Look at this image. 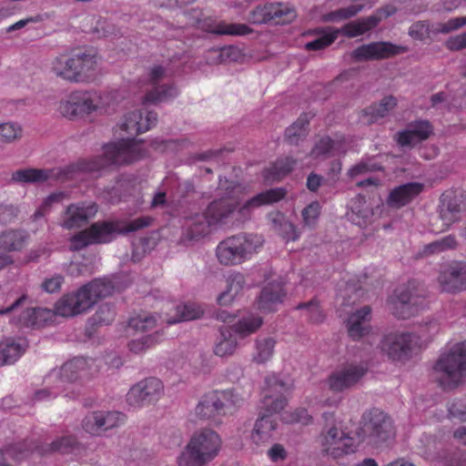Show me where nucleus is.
Here are the masks:
<instances>
[{"instance_id": "1", "label": "nucleus", "mask_w": 466, "mask_h": 466, "mask_svg": "<svg viewBox=\"0 0 466 466\" xmlns=\"http://www.w3.org/2000/svg\"><path fill=\"white\" fill-rule=\"evenodd\" d=\"M146 156L147 151L140 142L135 138H123L106 145L101 156L78 159L64 167L50 168L53 171L51 178L66 182L77 178L83 173L127 166Z\"/></svg>"}, {"instance_id": "2", "label": "nucleus", "mask_w": 466, "mask_h": 466, "mask_svg": "<svg viewBox=\"0 0 466 466\" xmlns=\"http://www.w3.org/2000/svg\"><path fill=\"white\" fill-rule=\"evenodd\" d=\"M289 390V386L275 374L265 378L259 416L250 434V439L255 445H266L273 441L278 426L273 414L279 413L287 406L286 395Z\"/></svg>"}, {"instance_id": "3", "label": "nucleus", "mask_w": 466, "mask_h": 466, "mask_svg": "<svg viewBox=\"0 0 466 466\" xmlns=\"http://www.w3.org/2000/svg\"><path fill=\"white\" fill-rule=\"evenodd\" d=\"M153 218L142 216L134 220L107 219L92 223L88 228L74 234L70 238V249L81 250L90 245L107 244L112 242L116 235H127L131 232L149 227Z\"/></svg>"}, {"instance_id": "4", "label": "nucleus", "mask_w": 466, "mask_h": 466, "mask_svg": "<svg viewBox=\"0 0 466 466\" xmlns=\"http://www.w3.org/2000/svg\"><path fill=\"white\" fill-rule=\"evenodd\" d=\"M99 58L91 48H77L60 54L51 62V72L56 76L75 84L94 82L98 75Z\"/></svg>"}, {"instance_id": "5", "label": "nucleus", "mask_w": 466, "mask_h": 466, "mask_svg": "<svg viewBox=\"0 0 466 466\" xmlns=\"http://www.w3.org/2000/svg\"><path fill=\"white\" fill-rule=\"evenodd\" d=\"M221 436L215 430L202 428L195 431L176 457L177 466H208L220 453Z\"/></svg>"}, {"instance_id": "6", "label": "nucleus", "mask_w": 466, "mask_h": 466, "mask_svg": "<svg viewBox=\"0 0 466 466\" xmlns=\"http://www.w3.org/2000/svg\"><path fill=\"white\" fill-rule=\"evenodd\" d=\"M114 292L109 279H97L82 286L76 291L65 294L55 305V312L62 317H74L91 309L100 299Z\"/></svg>"}, {"instance_id": "7", "label": "nucleus", "mask_w": 466, "mask_h": 466, "mask_svg": "<svg viewBox=\"0 0 466 466\" xmlns=\"http://www.w3.org/2000/svg\"><path fill=\"white\" fill-rule=\"evenodd\" d=\"M264 238L259 234L240 232L219 241L215 255L222 266H238L250 260L262 248Z\"/></svg>"}, {"instance_id": "8", "label": "nucleus", "mask_w": 466, "mask_h": 466, "mask_svg": "<svg viewBox=\"0 0 466 466\" xmlns=\"http://www.w3.org/2000/svg\"><path fill=\"white\" fill-rule=\"evenodd\" d=\"M434 380L443 390L457 388L466 377V341L441 353L432 367Z\"/></svg>"}, {"instance_id": "9", "label": "nucleus", "mask_w": 466, "mask_h": 466, "mask_svg": "<svg viewBox=\"0 0 466 466\" xmlns=\"http://www.w3.org/2000/svg\"><path fill=\"white\" fill-rule=\"evenodd\" d=\"M218 198L211 201L204 211V218L210 225H235L236 208L239 202L240 186L235 181L219 178Z\"/></svg>"}, {"instance_id": "10", "label": "nucleus", "mask_w": 466, "mask_h": 466, "mask_svg": "<svg viewBox=\"0 0 466 466\" xmlns=\"http://www.w3.org/2000/svg\"><path fill=\"white\" fill-rule=\"evenodd\" d=\"M355 435L359 443L372 448L381 447L395 435L392 420L380 409L368 410L362 413Z\"/></svg>"}, {"instance_id": "11", "label": "nucleus", "mask_w": 466, "mask_h": 466, "mask_svg": "<svg viewBox=\"0 0 466 466\" xmlns=\"http://www.w3.org/2000/svg\"><path fill=\"white\" fill-rule=\"evenodd\" d=\"M242 402L243 399L236 390H212L203 395L195 413L200 420L219 425L223 418L233 414Z\"/></svg>"}, {"instance_id": "12", "label": "nucleus", "mask_w": 466, "mask_h": 466, "mask_svg": "<svg viewBox=\"0 0 466 466\" xmlns=\"http://www.w3.org/2000/svg\"><path fill=\"white\" fill-rule=\"evenodd\" d=\"M105 93L96 89H79L71 92L61 100L58 112L65 117L73 120L84 118L92 114L105 111Z\"/></svg>"}, {"instance_id": "13", "label": "nucleus", "mask_w": 466, "mask_h": 466, "mask_svg": "<svg viewBox=\"0 0 466 466\" xmlns=\"http://www.w3.org/2000/svg\"><path fill=\"white\" fill-rule=\"evenodd\" d=\"M322 418L325 425L319 435L322 451L334 459L354 453L358 443L353 437L343 430H339L334 412H324Z\"/></svg>"}, {"instance_id": "14", "label": "nucleus", "mask_w": 466, "mask_h": 466, "mask_svg": "<svg viewBox=\"0 0 466 466\" xmlns=\"http://www.w3.org/2000/svg\"><path fill=\"white\" fill-rule=\"evenodd\" d=\"M80 448V444L75 436L66 435L55 440L48 445L27 444L25 442L18 443L8 449L6 452L13 456L15 460L20 461L34 453H37L41 456L50 452H58L61 454L76 453L79 451Z\"/></svg>"}, {"instance_id": "15", "label": "nucleus", "mask_w": 466, "mask_h": 466, "mask_svg": "<svg viewBox=\"0 0 466 466\" xmlns=\"http://www.w3.org/2000/svg\"><path fill=\"white\" fill-rule=\"evenodd\" d=\"M438 212L441 220L440 231L448 230L466 212V193L461 189L444 191L440 198Z\"/></svg>"}, {"instance_id": "16", "label": "nucleus", "mask_w": 466, "mask_h": 466, "mask_svg": "<svg viewBox=\"0 0 466 466\" xmlns=\"http://www.w3.org/2000/svg\"><path fill=\"white\" fill-rule=\"evenodd\" d=\"M297 17L293 6L285 3H267L256 6L248 15V21L252 24L287 25Z\"/></svg>"}, {"instance_id": "17", "label": "nucleus", "mask_w": 466, "mask_h": 466, "mask_svg": "<svg viewBox=\"0 0 466 466\" xmlns=\"http://www.w3.org/2000/svg\"><path fill=\"white\" fill-rule=\"evenodd\" d=\"M411 286L413 282H410L407 288L397 289L389 299L392 313L399 319H409L427 306L425 297L413 293Z\"/></svg>"}, {"instance_id": "18", "label": "nucleus", "mask_w": 466, "mask_h": 466, "mask_svg": "<svg viewBox=\"0 0 466 466\" xmlns=\"http://www.w3.org/2000/svg\"><path fill=\"white\" fill-rule=\"evenodd\" d=\"M167 68L162 65H154L148 68L147 82L151 88L147 90L143 104H158L175 98L178 95L177 86L173 84L159 85L166 77Z\"/></svg>"}, {"instance_id": "19", "label": "nucleus", "mask_w": 466, "mask_h": 466, "mask_svg": "<svg viewBox=\"0 0 466 466\" xmlns=\"http://www.w3.org/2000/svg\"><path fill=\"white\" fill-rule=\"evenodd\" d=\"M164 386L160 380L150 377L133 385L127 393V402L134 408H141L157 402L163 395Z\"/></svg>"}, {"instance_id": "20", "label": "nucleus", "mask_w": 466, "mask_h": 466, "mask_svg": "<svg viewBox=\"0 0 466 466\" xmlns=\"http://www.w3.org/2000/svg\"><path fill=\"white\" fill-rule=\"evenodd\" d=\"M418 342L419 338L413 333H389L383 337L380 348L392 360H404L410 357Z\"/></svg>"}, {"instance_id": "21", "label": "nucleus", "mask_w": 466, "mask_h": 466, "mask_svg": "<svg viewBox=\"0 0 466 466\" xmlns=\"http://www.w3.org/2000/svg\"><path fill=\"white\" fill-rule=\"evenodd\" d=\"M98 210L97 203L91 200L69 204L62 213L60 226L67 230L80 228L95 218Z\"/></svg>"}, {"instance_id": "22", "label": "nucleus", "mask_w": 466, "mask_h": 466, "mask_svg": "<svg viewBox=\"0 0 466 466\" xmlns=\"http://www.w3.org/2000/svg\"><path fill=\"white\" fill-rule=\"evenodd\" d=\"M287 191L282 187L265 190L241 204V198L236 208L235 224H241L249 220L254 210L265 205H271L280 201L286 197Z\"/></svg>"}, {"instance_id": "23", "label": "nucleus", "mask_w": 466, "mask_h": 466, "mask_svg": "<svg viewBox=\"0 0 466 466\" xmlns=\"http://www.w3.org/2000/svg\"><path fill=\"white\" fill-rule=\"evenodd\" d=\"M368 371V367L362 363H348L338 368L328 378L330 390L342 392L354 387Z\"/></svg>"}, {"instance_id": "24", "label": "nucleus", "mask_w": 466, "mask_h": 466, "mask_svg": "<svg viewBox=\"0 0 466 466\" xmlns=\"http://www.w3.org/2000/svg\"><path fill=\"white\" fill-rule=\"evenodd\" d=\"M407 51L408 47L404 46H398L390 42H373L354 49L351 57L355 61L380 60L404 54Z\"/></svg>"}, {"instance_id": "25", "label": "nucleus", "mask_w": 466, "mask_h": 466, "mask_svg": "<svg viewBox=\"0 0 466 466\" xmlns=\"http://www.w3.org/2000/svg\"><path fill=\"white\" fill-rule=\"evenodd\" d=\"M126 420V415L120 411L97 410L88 413L82 421L83 429L92 434L102 432L118 427Z\"/></svg>"}, {"instance_id": "26", "label": "nucleus", "mask_w": 466, "mask_h": 466, "mask_svg": "<svg viewBox=\"0 0 466 466\" xmlns=\"http://www.w3.org/2000/svg\"><path fill=\"white\" fill-rule=\"evenodd\" d=\"M438 282L444 292L466 290V262L452 261L445 265L440 271Z\"/></svg>"}, {"instance_id": "27", "label": "nucleus", "mask_w": 466, "mask_h": 466, "mask_svg": "<svg viewBox=\"0 0 466 466\" xmlns=\"http://www.w3.org/2000/svg\"><path fill=\"white\" fill-rule=\"evenodd\" d=\"M284 281L281 278L268 282L261 289L257 300L258 308L262 312L276 311L284 301L287 292L284 289Z\"/></svg>"}, {"instance_id": "28", "label": "nucleus", "mask_w": 466, "mask_h": 466, "mask_svg": "<svg viewBox=\"0 0 466 466\" xmlns=\"http://www.w3.org/2000/svg\"><path fill=\"white\" fill-rule=\"evenodd\" d=\"M433 133V126L429 120L419 119L410 122L408 127L395 134L394 139L400 147H411L427 140Z\"/></svg>"}, {"instance_id": "29", "label": "nucleus", "mask_w": 466, "mask_h": 466, "mask_svg": "<svg viewBox=\"0 0 466 466\" xmlns=\"http://www.w3.org/2000/svg\"><path fill=\"white\" fill-rule=\"evenodd\" d=\"M424 189V184L420 182H408L393 187L387 198L388 207L400 209L418 198Z\"/></svg>"}, {"instance_id": "30", "label": "nucleus", "mask_w": 466, "mask_h": 466, "mask_svg": "<svg viewBox=\"0 0 466 466\" xmlns=\"http://www.w3.org/2000/svg\"><path fill=\"white\" fill-rule=\"evenodd\" d=\"M157 121V115L156 112L147 111L144 115L141 110H135L125 116L123 122L120 124V129L129 135L137 136L155 127Z\"/></svg>"}, {"instance_id": "31", "label": "nucleus", "mask_w": 466, "mask_h": 466, "mask_svg": "<svg viewBox=\"0 0 466 466\" xmlns=\"http://www.w3.org/2000/svg\"><path fill=\"white\" fill-rule=\"evenodd\" d=\"M95 360L83 357L75 358L66 362L56 374L59 375L61 382H73L78 379L86 378L94 372Z\"/></svg>"}, {"instance_id": "32", "label": "nucleus", "mask_w": 466, "mask_h": 466, "mask_svg": "<svg viewBox=\"0 0 466 466\" xmlns=\"http://www.w3.org/2000/svg\"><path fill=\"white\" fill-rule=\"evenodd\" d=\"M371 308L364 306L350 314L346 321L349 337L360 340L371 331Z\"/></svg>"}, {"instance_id": "33", "label": "nucleus", "mask_w": 466, "mask_h": 466, "mask_svg": "<svg viewBox=\"0 0 466 466\" xmlns=\"http://www.w3.org/2000/svg\"><path fill=\"white\" fill-rule=\"evenodd\" d=\"M197 24L203 30L219 35L243 36L253 32V29L246 24L227 23L225 21L217 22L211 19L205 20L203 23L198 20Z\"/></svg>"}, {"instance_id": "34", "label": "nucleus", "mask_w": 466, "mask_h": 466, "mask_svg": "<svg viewBox=\"0 0 466 466\" xmlns=\"http://www.w3.org/2000/svg\"><path fill=\"white\" fill-rule=\"evenodd\" d=\"M29 234L25 229L10 228L0 233V251L20 252L27 245Z\"/></svg>"}, {"instance_id": "35", "label": "nucleus", "mask_w": 466, "mask_h": 466, "mask_svg": "<svg viewBox=\"0 0 466 466\" xmlns=\"http://www.w3.org/2000/svg\"><path fill=\"white\" fill-rule=\"evenodd\" d=\"M372 217L373 209L364 196L358 195L351 199L348 218L353 224L366 228L371 222Z\"/></svg>"}, {"instance_id": "36", "label": "nucleus", "mask_w": 466, "mask_h": 466, "mask_svg": "<svg viewBox=\"0 0 466 466\" xmlns=\"http://www.w3.org/2000/svg\"><path fill=\"white\" fill-rule=\"evenodd\" d=\"M298 160L292 157H279L263 172L264 178L268 181H279L293 171Z\"/></svg>"}, {"instance_id": "37", "label": "nucleus", "mask_w": 466, "mask_h": 466, "mask_svg": "<svg viewBox=\"0 0 466 466\" xmlns=\"http://www.w3.org/2000/svg\"><path fill=\"white\" fill-rule=\"evenodd\" d=\"M263 324V319L253 312L241 316L229 329L239 338L244 339L255 333Z\"/></svg>"}, {"instance_id": "38", "label": "nucleus", "mask_w": 466, "mask_h": 466, "mask_svg": "<svg viewBox=\"0 0 466 466\" xmlns=\"http://www.w3.org/2000/svg\"><path fill=\"white\" fill-rule=\"evenodd\" d=\"M379 23L380 18L367 16L347 23L341 28H334V31H338V35L341 34L349 38H354L375 28Z\"/></svg>"}, {"instance_id": "39", "label": "nucleus", "mask_w": 466, "mask_h": 466, "mask_svg": "<svg viewBox=\"0 0 466 466\" xmlns=\"http://www.w3.org/2000/svg\"><path fill=\"white\" fill-rule=\"evenodd\" d=\"M271 227L285 240L295 241L299 238V232L281 212H272L268 215Z\"/></svg>"}, {"instance_id": "40", "label": "nucleus", "mask_w": 466, "mask_h": 466, "mask_svg": "<svg viewBox=\"0 0 466 466\" xmlns=\"http://www.w3.org/2000/svg\"><path fill=\"white\" fill-rule=\"evenodd\" d=\"M25 340L7 339L0 344V367L15 363L25 351Z\"/></svg>"}, {"instance_id": "41", "label": "nucleus", "mask_w": 466, "mask_h": 466, "mask_svg": "<svg viewBox=\"0 0 466 466\" xmlns=\"http://www.w3.org/2000/svg\"><path fill=\"white\" fill-rule=\"evenodd\" d=\"M396 106L397 98L393 96H387L379 104H373L363 109L362 114L367 117V123L372 124L386 116Z\"/></svg>"}, {"instance_id": "42", "label": "nucleus", "mask_w": 466, "mask_h": 466, "mask_svg": "<svg viewBox=\"0 0 466 466\" xmlns=\"http://www.w3.org/2000/svg\"><path fill=\"white\" fill-rule=\"evenodd\" d=\"M175 316L167 317L165 319L168 325L197 319L204 313L202 307L195 302L177 305L175 308Z\"/></svg>"}, {"instance_id": "43", "label": "nucleus", "mask_w": 466, "mask_h": 466, "mask_svg": "<svg viewBox=\"0 0 466 466\" xmlns=\"http://www.w3.org/2000/svg\"><path fill=\"white\" fill-rule=\"evenodd\" d=\"M245 276L240 272L231 274L227 280V289L218 297L219 305H228L243 290Z\"/></svg>"}, {"instance_id": "44", "label": "nucleus", "mask_w": 466, "mask_h": 466, "mask_svg": "<svg viewBox=\"0 0 466 466\" xmlns=\"http://www.w3.org/2000/svg\"><path fill=\"white\" fill-rule=\"evenodd\" d=\"M52 170L45 168L18 169L12 174V180L17 183H39L51 179Z\"/></svg>"}, {"instance_id": "45", "label": "nucleus", "mask_w": 466, "mask_h": 466, "mask_svg": "<svg viewBox=\"0 0 466 466\" xmlns=\"http://www.w3.org/2000/svg\"><path fill=\"white\" fill-rule=\"evenodd\" d=\"M275 346V339L271 337H258L255 341V351L252 355V360L258 364L268 362L274 354Z\"/></svg>"}, {"instance_id": "46", "label": "nucleus", "mask_w": 466, "mask_h": 466, "mask_svg": "<svg viewBox=\"0 0 466 466\" xmlns=\"http://www.w3.org/2000/svg\"><path fill=\"white\" fill-rule=\"evenodd\" d=\"M315 33L319 36L305 45L308 51L322 50L332 45L338 38V31H334L332 27L318 28Z\"/></svg>"}, {"instance_id": "47", "label": "nucleus", "mask_w": 466, "mask_h": 466, "mask_svg": "<svg viewBox=\"0 0 466 466\" xmlns=\"http://www.w3.org/2000/svg\"><path fill=\"white\" fill-rule=\"evenodd\" d=\"M309 122V114L305 113L286 129L285 138L290 145H298L299 141L307 136V127Z\"/></svg>"}, {"instance_id": "48", "label": "nucleus", "mask_w": 466, "mask_h": 466, "mask_svg": "<svg viewBox=\"0 0 466 466\" xmlns=\"http://www.w3.org/2000/svg\"><path fill=\"white\" fill-rule=\"evenodd\" d=\"M238 343L232 335V331L228 328L220 329V337L214 347V354L218 357H226L232 355Z\"/></svg>"}, {"instance_id": "49", "label": "nucleus", "mask_w": 466, "mask_h": 466, "mask_svg": "<svg viewBox=\"0 0 466 466\" xmlns=\"http://www.w3.org/2000/svg\"><path fill=\"white\" fill-rule=\"evenodd\" d=\"M457 245L456 238L453 235H448L425 245L420 252V256L427 257L440 254L450 249H454Z\"/></svg>"}, {"instance_id": "50", "label": "nucleus", "mask_w": 466, "mask_h": 466, "mask_svg": "<svg viewBox=\"0 0 466 466\" xmlns=\"http://www.w3.org/2000/svg\"><path fill=\"white\" fill-rule=\"evenodd\" d=\"M164 336L165 335L163 331H156L155 333L131 340L128 343V348L130 351L134 353H140L161 342L164 339Z\"/></svg>"}, {"instance_id": "51", "label": "nucleus", "mask_w": 466, "mask_h": 466, "mask_svg": "<svg viewBox=\"0 0 466 466\" xmlns=\"http://www.w3.org/2000/svg\"><path fill=\"white\" fill-rule=\"evenodd\" d=\"M23 136L21 125L13 121L0 123V142L11 144L20 139Z\"/></svg>"}, {"instance_id": "52", "label": "nucleus", "mask_w": 466, "mask_h": 466, "mask_svg": "<svg viewBox=\"0 0 466 466\" xmlns=\"http://www.w3.org/2000/svg\"><path fill=\"white\" fill-rule=\"evenodd\" d=\"M297 309H305L309 322L312 324L322 323L325 319V314L317 299H311L306 303H299Z\"/></svg>"}, {"instance_id": "53", "label": "nucleus", "mask_w": 466, "mask_h": 466, "mask_svg": "<svg viewBox=\"0 0 466 466\" xmlns=\"http://www.w3.org/2000/svg\"><path fill=\"white\" fill-rule=\"evenodd\" d=\"M364 5L361 4L350 5L347 7L339 8L338 10L329 12L323 16L325 22H337L351 18L358 15L363 9Z\"/></svg>"}, {"instance_id": "54", "label": "nucleus", "mask_w": 466, "mask_h": 466, "mask_svg": "<svg viewBox=\"0 0 466 466\" xmlns=\"http://www.w3.org/2000/svg\"><path fill=\"white\" fill-rule=\"evenodd\" d=\"M215 227L210 225L207 219L202 216L196 215L193 218V223L188 227L187 235L189 239H198L205 237L209 232V228Z\"/></svg>"}, {"instance_id": "55", "label": "nucleus", "mask_w": 466, "mask_h": 466, "mask_svg": "<svg viewBox=\"0 0 466 466\" xmlns=\"http://www.w3.org/2000/svg\"><path fill=\"white\" fill-rule=\"evenodd\" d=\"M157 325V319L151 314H138L128 320V328L137 332H146Z\"/></svg>"}, {"instance_id": "56", "label": "nucleus", "mask_w": 466, "mask_h": 466, "mask_svg": "<svg viewBox=\"0 0 466 466\" xmlns=\"http://www.w3.org/2000/svg\"><path fill=\"white\" fill-rule=\"evenodd\" d=\"M51 315V311L46 309H28L23 313L22 319L24 324L28 327H38L42 320H46Z\"/></svg>"}, {"instance_id": "57", "label": "nucleus", "mask_w": 466, "mask_h": 466, "mask_svg": "<svg viewBox=\"0 0 466 466\" xmlns=\"http://www.w3.org/2000/svg\"><path fill=\"white\" fill-rule=\"evenodd\" d=\"M336 141L329 136L320 137L309 152V157L314 159L327 157L334 149Z\"/></svg>"}, {"instance_id": "58", "label": "nucleus", "mask_w": 466, "mask_h": 466, "mask_svg": "<svg viewBox=\"0 0 466 466\" xmlns=\"http://www.w3.org/2000/svg\"><path fill=\"white\" fill-rule=\"evenodd\" d=\"M383 167L380 163L373 162L371 159L361 160L356 165L352 166L348 170V176L354 178L358 176L367 174L369 172L382 171Z\"/></svg>"}, {"instance_id": "59", "label": "nucleus", "mask_w": 466, "mask_h": 466, "mask_svg": "<svg viewBox=\"0 0 466 466\" xmlns=\"http://www.w3.org/2000/svg\"><path fill=\"white\" fill-rule=\"evenodd\" d=\"M66 193L59 191L50 194L42 203V205L35 211V213L32 215L31 218L33 221H38L39 219H42L45 218L46 213L48 212L51 205L55 202L61 201L65 197Z\"/></svg>"}, {"instance_id": "60", "label": "nucleus", "mask_w": 466, "mask_h": 466, "mask_svg": "<svg viewBox=\"0 0 466 466\" xmlns=\"http://www.w3.org/2000/svg\"><path fill=\"white\" fill-rule=\"evenodd\" d=\"M320 210L321 207L318 201H313L304 208L301 212L304 224L309 227L314 226L320 215Z\"/></svg>"}, {"instance_id": "61", "label": "nucleus", "mask_w": 466, "mask_h": 466, "mask_svg": "<svg viewBox=\"0 0 466 466\" xmlns=\"http://www.w3.org/2000/svg\"><path fill=\"white\" fill-rule=\"evenodd\" d=\"M283 420L287 423H301L303 425H309L312 422V416L309 414L307 409L298 408L289 413H286Z\"/></svg>"}, {"instance_id": "62", "label": "nucleus", "mask_w": 466, "mask_h": 466, "mask_svg": "<svg viewBox=\"0 0 466 466\" xmlns=\"http://www.w3.org/2000/svg\"><path fill=\"white\" fill-rule=\"evenodd\" d=\"M115 316L116 313L114 309L111 306L105 304L100 306L96 310L93 316V320L98 325H108L114 320Z\"/></svg>"}, {"instance_id": "63", "label": "nucleus", "mask_w": 466, "mask_h": 466, "mask_svg": "<svg viewBox=\"0 0 466 466\" xmlns=\"http://www.w3.org/2000/svg\"><path fill=\"white\" fill-rule=\"evenodd\" d=\"M409 35L414 40L423 41L430 37V24L427 21H418L411 25Z\"/></svg>"}, {"instance_id": "64", "label": "nucleus", "mask_w": 466, "mask_h": 466, "mask_svg": "<svg viewBox=\"0 0 466 466\" xmlns=\"http://www.w3.org/2000/svg\"><path fill=\"white\" fill-rule=\"evenodd\" d=\"M449 413L453 418L466 420V400H454L449 407Z\"/></svg>"}]
</instances>
